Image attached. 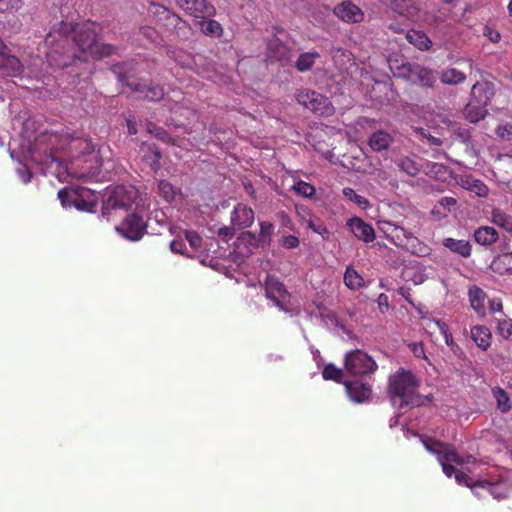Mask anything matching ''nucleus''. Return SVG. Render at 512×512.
Returning a JSON list of instances; mask_svg holds the SVG:
<instances>
[{
    "instance_id": "nucleus-6",
    "label": "nucleus",
    "mask_w": 512,
    "mask_h": 512,
    "mask_svg": "<svg viewBox=\"0 0 512 512\" xmlns=\"http://www.w3.org/2000/svg\"><path fill=\"white\" fill-rule=\"evenodd\" d=\"M119 82L128 87L132 92L138 94V98L149 101H159L164 96V90L159 85L148 86L145 83L130 80L135 70L134 61L114 64L111 68Z\"/></svg>"
},
{
    "instance_id": "nucleus-15",
    "label": "nucleus",
    "mask_w": 512,
    "mask_h": 512,
    "mask_svg": "<svg viewBox=\"0 0 512 512\" xmlns=\"http://www.w3.org/2000/svg\"><path fill=\"white\" fill-rule=\"evenodd\" d=\"M265 296L272 300L274 305L280 310L287 312V309L284 307V301L288 297V292L285 286L275 277L267 276L265 281Z\"/></svg>"
},
{
    "instance_id": "nucleus-30",
    "label": "nucleus",
    "mask_w": 512,
    "mask_h": 512,
    "mask_svg": "<svg viewBox=\"0 0 512 512\" xmlns=\"http://www.w3.org/2000/svg\"><path fill=\"white\" fill-rule=\"evenodd\" d=\"M491 269L500 275H512V253H503L495 257Z\"/></svg>"
},
{
    "instance_id": "nucleus-52",
    "label": "nucleus",
    "mask_w": 512,
    "mask_h": 512,
    "mask_svg": "<svg viewBox=\"0 0 512 512\" xmlns=\"http://www.w3.org/2000/svg\"><path fill=\"white\" fill-rule=\"evenodd\" d=\"M496 134L503 140L511 141L512 140V124L506 123L499 125L496 128Z\"/></svg>"
},
{
    "instance_id": "nucleus-34",
    "label": "nucleus",
    "mask_w": 512,
    "mask_h": 512,
    "mask_svg": "<svg viewBox=\"0 0 512 512\" xmlns=\"http://www.w3.org/2000/svg\"><path fill=\"white\" fill-rule=\"evenodd\" d=\"M460 185L479 197H486L488 194L487 186L481 180L475 179L472 176L461 177Z\"/></svg>"
},
{
    "instance_id": "nucleus-20",
    "label": "nucleus",
    "mask_w": 512,
    "mask_h": 512,
    "mask_svg": "<svg viewBox=\"0 0 512 512\" xmlns=\"http://www.w3.org/2000/svg\"><path fill=\"white\" fill-rule=\"evenodd\" d=\"M269 57L279 61L282 65L289 64L293 58V52L290 47L274 38L268 44Z\"/></svg>"
},
{
    "instance_id": "nucleus-21",
    "label": "nucleus",
    "mask_w": 512,
    "mask_h": 512,
    "mask_svg": "<svg viewBox=\"0 0 512 512\" xmlns=\"http://www.w3.org/2000/svg\"><path fill=\"white\" fill-rule=\"evenodd\" d=\"M494 96L493 85L489 82H477L471 89V101L485 107L491 102Z\"/></svg>"
},
{
    "instance_id": "nucleus-4",
    "label": "nucleus",
    "mask_w": 512,
    "mask_h": 512,
    "mask_svg": "<svg viewBox=\"0 0 512 512\" xmlns=\"http://www.w3.org/2000/svg\"><path fill=\"white\" fill-rule=\"evenodd\" d=\"M416 377L404 369L398 370L389 378V396L393 406L399 409L423 405L424 398L417 393Z\"/></svg>"
},
{
    "instance_id": "nucleus-12",
    "label": "nucleus",
    "mask_w": 512,
    "mask_h": 512,
    "mask_svg": "<svg viewBox=\"0 0 512 512\" xmlns=\"http://www.w3.org/2000/svg\"><path fill=\"white\" fill-rule=\"evenodd\" d=\"M116 231L130 241H138L146 232V223L138 214H130L116 226Z\"/></svg>"
},
{
    "instance_id": "nucleus-59",
    "label": "nucleus",
    "mask_w": 512,
    "mask_h": 512,
    "mask_svg": "<svg viewBox=\"0 0 512 512\" xmlns=\"http://www.w3.org/2000/svg\"><path fill=\"white\" fill-rule=\"evenodd\" d=\"M282 245L288 249L296 248L299 245V239L294 235L285 236L282 239Z\"/></svg>"
},
{
    "instance_id": "nucleus-28",
    "label": "nucleus",
    "mask_w": 512,
    "mask_h": 512,
    "mask_svg": "<svg viewBox=\"0 0 512 512\" xmlns=\"http://www.w3.org/2000/svg\"><path fill=\"white\" fill-rule=\"evenodd\" d=\"M143 161L153 170L160 168V159L162 157L160 150L154 144H145L142 146Z\"/></svg>"
},
{
    "instance_id": "nucleus-60",
    "label": "nucleus",
    "mask_w": 512,
    "mask_h": 512,
    "mask_svg": "<svg viewBox=\"0 0 512 512\" xmlns=\"http://www.w3.org/2000/svg\"><path fill=\"white\" fill-rule=\"evenodd\" d=\"M377 303H378L381 313H385L388 310L389 301H388V296L386 294L381 293L378 296Z\"/></svg>"
},
{
    "instance_id": "nucleus-32",
    "label": "nucleus",
    "mask_w": 512,
    "mask_h": 512,
    "mask_svg": "<svg viewBox=\"0 0 512 512\" xmlns=\"http://www.w3.org/2000/svg\"><path fill=\"white\" fill-rule=\"evenodd\" d=\"M463 114L470 123H477L487 115V107L470 100L465 106Z\"/></svg>"
},
{
    "instance_id": "nucleus-8",
    "label": "nucleus",
    "mask_w": 512,
    "mask_h": 512,
    "mask_svg": "<svg viewBox=\"0 0 512 512\" xmlns=\"http://www.w3.org/2000/svg\"><path fill=\"white\" fill-rule=\"evenodd\" d=\"M137 197V191L134 187L117 186L108 195L103 203L102 217L109 220L111 210L128 209L132 206Z\"/></svg>"
},
{
    "instance_id": "nucleus-40",
    "label": "nucleus",
    "mask_w": 512,
    "mask_h": 512,
    "mask_svg": "<svg viewBox=\"0 0 512 512\" xmlns=\"http://www.w3.org/2000/svg\"><path fill=\"white\" fill-rule=\"evenodd\" d=\"M344 283L349 289L356 290L364 285V279L353 267L348 266L344 273Z\"/></svg>"
},
{
    "instance_id": "nucleus-42",
    "label": "nucleus",
    "mask_w": 512,
    "mask_h": 512,
    "mask_svg": "<svg viewBox=\"0 0 512 512\" xmlns=\"http://www.w3.org/2000/svg\"><path fill=\"white\" fill-rule=\"evenodd\" d=\"M398 167L409 176H416L422 169L410 157H403L399 160Z\"/></svg>"
},
{
    "instance_id": "nucleus-27",
    "label": "nucleus",
    "mask_w": 512,
    "mask_h": 512,
    "mask_svg": "<svg viewBox=\"0 0 512 512\" xmlns=\"http://www.w3.org/2000/svg\"><path fill=\"white\" fill-rule=\"evenodd\" d=\"M442 244L451 252L458 254L463 258H468L471 255L472 247L469 241L467 240H458L448 237L443 240Z\"/></svg>"
},
{
    "instance_id": "nucleus-19",
    "label": "nucleus",
    "mask_w": 512,
    "mask_h": 512,
    "mask_svg": "<svg viewBox=\"0 0 512 512\" xmlns=\"http://www.w3.org/2000/svg\"><path fill=\"white\" fill-rule=\"evenodd\" d=\"M4 44L0 39V77H14L21 73L22 65L20 61L14 57L3 53Z\"/></svg>"
},
{
    "instance_id": "nucleus-7",
    "label": "nucleus",
    "mask_w": 512,
    "mask_h": 512,
    "mask_svg": "<svg viewBox=\"0 0 512 512\" xmlns=\"http://www.w3.org/2000/svg\"><path fill=\"white\" fill-rule=\"evenodd\" d=\"M58 198L63 207H75L79 211L95 212L98 197L90 189L78 187L76 189H62L58 192Z\"/></svg>"
},
{
    "instance_id": "nucleus-33",
    "label": "nucleus",
    "mask_w": 512,
    "mask_h": 512,
    "mask_svg": "<svg viewBox=\"0 0 512 512\" xmlns=\"http://www.w3.org/2000/svg\"><path fill=\"white\" fill-rule=\"evenodd\" d=\"M468 297L471 307L478 313H485V292L476 285H473L468 290Z\"/></svg>"
},
{
    "instance_id": "nucleus-49",
    "label": "nucleus",
    "mask_w": 512,
    "mask_h": 512,
    "mask_svg": "<svg viewBox=\"0 0 512 512\" xmlns=\"http://www.w3.org/2000/svg\"><path fill=\"white\" fill-rule=\"evenodd\" d=\"M274 229V225L271 222L263 221L260 222L259 239L262 244L270 242L271 234Z\"/></svg>"
},
{
    "instance_id": "nucleus-41",
    "label": "nucleus",
    "mask_w": 512,
    "mask_h": 512,
    "mask_svg": "<svg viewBox=\"0 0 512 512\" xmlns=\"http://www.w3.org/2000/svg\"><path fill=\"white\" fill-rule=\"evenodd\" d=\"M465 79V74L455 68L446 69L440 74L441 82L447 85H457L464 82Z\"/></svg>"
},
{
    "instance_id": "nucleus-63",
    "label": "nucleus",
    "mask_w": 512,
    "mask_h": 512,
    "mask_svg": "<svg viewBox=\"0 0 512 512\" xmlns=\"http://www.w3.org/2000/svg\"><path fill=\"white\" fill-rule=\"evenodd\" d=\"M141 33L149 40L156 41L157 38V32L152 27H142Z\"/></svg>"
},
{
    "instance_id": "nucleus-62",
    "label": "nucleus",
    "mask_w": 512,
    "mask_h": 512,
    "mask_svg": "<svg viewBox=\"0 0 512 512\" xmlns=\"http://www.w3.org/2000/svg\"><path fill=\"white\" fill-rule=\"evenodd\" d=\"M439 205L444 209L450 210L451 207L455 206L457 201L453 197H443L439 200Z\"/></svg>"
},
{
    "instance_id": "nucleus-14",
    "label": "nucleus",
    "mask_w": 512,
    "mask_h": 512,
    "mask_svg": "<svg viewBox=\"0 0 512 512\" xmlns=\"http://www.w3.org/2000/svg\"><path fill=\"white\" fill-rule=\"evenodd\" d=\"M177 5L187 14L192 16L194 20L199 17H213L216 9L206 0H175Z\"/></svg>"
},
{
    "instance_id": "nucleus-2",
    "label": "nucleus",
    "mask_w": 512,
    "mask_h": 512,
    "mask_svg": "<svg viewBox=\"0 0 512 512\" xmlns=\"http://www.w3.org/2000/svg\"><path fill=\"white\" fill-rule=\"evenodd\" d=\"M423 444L427 451L437 457L444 474L449 478L454 474L455 480L458 484L470 487L476 495H478L476 490L481 488L497 499L504 498L506 496L502 485L486 480L474 482L469 476L462 471L455 469L450 464L454 463L456 465H463L465 463L474 462V458L472 456L463 458L450 445L439 441L423 440Z\"/></svg>"
},
{
    "instance_id": "nucleus-36",
    "label": "nucleus",
    "mask_w": 512,
    "mask_h": 512,
    "mask_svg": "<svg viewBox=\"0 0 512 512\" xmlns=\"http://www.w3.org/2000/svg\"><path fill=\"white\" fill-rule=\"evenodd\" d=\"M471 337L476 345L486 350L490 346L491 334L488 328L484 326H475L471 329Z\"/></svg>"
},
{
    "instance_id": "nucleus-46",
    "label": "nucleus",
    "mask_w": 512,
    "mask_h": 512,
    "mask_svg": "<svg viewBox=\"0 0 512 512\" xmlns=\"http://www.w3.org/2000/svg\"><path fill=\"white\" fill-rule=\"evenodd\" d=\"M322 375L323 378L326 380H334L336 382H341L343 377V371L333 364H328L324 367Z\"/></svg>"
},
{
    "instance_id": "nucleus-16",
    "label": "nucleus",
    "mask_w": 512,
    "mask_h": 512,
    "mask_svg": "<svg viewBox=\"0 0 512 512\" xmlns=\"http://www.w3.org/2000/svg\"><path fill=\"white\" fill-rule=\"evenodd\" d=\"M346 225L357 239L365 243H370L375 240L374 228L363 219L352 217L347 221Z\"/></svg>"
},
{
    "instance_id": "nucleus-44",
    "label": "nucleus",
    "mask_w": 512,
    "mask_h": 512,
    "mask_svg": "<svg viewBox=\"0 0 512 512\" xmlns=\"http://www.w3.org/2000/svg\"><path fill=\"white\" fill-rule=\"evenodd\" d=\"M343 195L350 201L357 204L359 207L366 209L370 206L368 199L357 194L352 188L346 187L343 189Z\"/></svg>"
},
{
    "instance_id": "nucleus-17",
    "label": "nucleus",
    "mask_w": 512,
    "mask_h": 512,
    "mask_svg": "<svg viewBox=\"0 0 512 512\" xmlns=\"http://www.w3.org/2000/svg\"><path fill=\"white\" fill-rule=\"evenodd\" d=\"M254 222V211L245 204H237L231 212V224L238 229L250 227Z\"/></svg>"
},
{
    "instance_id": "nucleus-5",
    "label": "nucleus",
    "mask_w": 512,
    "mask_h": 512,
    "mask_svg": "<svg viewBox=\"0 0 512 512\" xmlns=\"http://www.w3.org/2000/svg\"><path fill=\"white\" fill-rule=\"evenodd\" d=\"M74 48L84 54L83 60H87L89 56H109L114 50L113 46L103 44L97 40L95 26L92 23H82L74 26L70 49L74 50Z\"/></svg>"
},
{
    "instance_id": "nucleus-13",
    "label": "nucleus",
    "mask_w": 512,
    "mask_h": 512,
    "mask_svg": "<svg viewBox=\"0 0 512 512\" xmlns=\"http://www.w3.org/2000/svg\"><path fill=\"white\" fill-rule=\"evenodd\" d=\"M380 229L390 241L399 247H406L410 242H415V236L402 226L391 221H380Z\"/></svg>"
},
{
    "instance_id": "nucleus-53",
    "label": "nucleus",
    "mask_w": 512,
    "mask_h": 512,
    "mask_svg": "<svg viewBox=\"0 0 512 512\" xmlns=\"http://www.w3.org/2000/svg\"><path fill=\"white\" fill-rule=\"evenodd\" d=\"M160 10L161 13L164 15V18L167 21H169L172 25L177 26L181 22V18L178 15L172 13L170 10L164 8L163 6H157L156 12L160 13Z\"/></svg>"
},
{
    "instance_id": "nucleus-58",
    "label": "nucleus",
    "mask_w": 512,
    "mask_h": 512,
    "mask_svg": "<svg viewBox=\"0 0 512 512\" xmlns=\"http://www.w3.org/2000/svg\"><path fill=\"white\" fill-rule=\"evenodd\" d=\"M483 35L493 43L499 42L501 38L500 33L489 26L484 27Z\"/></svg>"
},
{
    "instance_id": "nucleus-11",
    "label": "nucleus",
    "mask_w": 512,
    "mask_h": 512,
    "mask_svg": "<svg viewBox=\"0 0 512 512\" xmlns=\"http://www.w3.org/2000/svg\"><path fill=\"white\" fill-rule=\"evenodd\" d=\"M299 104L319 115H329L333 112V106L329 99L309 89H301L296 94Z\"/></svg>"
},
{
    "instance_id": "nucleus-45",
    "label": "nucleus",
    "mask_w": 512,
    "mask_h": 512,
    "mask_svg": "<svg viewBox=\"0 0 512 512\" xmlns=\"http://www.w3.org/2000/svg\"><path fill=\"white\" fill-rule=\"evenodd\" d=\"M158 192L167 202L174 200L176 196V190L171 183L166 180H161L158 184Z\"/></svg>"
},
{
    "instance_id": "nucleus-18",
    "label": "nucleus",
    "mask_w": 512,
    "mask_h": 512,
    "mask_svg": "<svg viewBox=\"0 0 512 512\" xmlns=\"http://www.w3.org/2000/svg\"><path fill=\"white\" fill-rule=\"evenodd\" d=\"M335 15L348 23H357L363 19L361 9L351 1H343L334 8Z\"/></svg>"
},
{
    "instance_id": "nucleus-23",
    "label": "nucleus",
    "mask_w": 512,
    "mask_h": 512,
    "mask_svg": "<svg viewBox=\"0 0 512 512\" xmlns=\"http://www.w3.org/2000/svg\"><path fill=\"white\" fill-rule=\"evenodd\" d=\"M345 387L350 399L357 403L364 402L371 395L370 386L361 381H347Z\"/></svg>"
},
{
    "instance_id": "nucleus-55",
    "label": "nucleus",
    "mask_w": 512,
    "mask_h": 512,
    "mask_svg": "<svg viewBox=\"0 0 512 512\" xmlns=\"http://www.w3.org/2000/svg\"><path fill=\"white\" fill-rule=\"evenodd\" d=\"M239 242H246L249 245L257 246L260 242L259 237H257L252 232H244L242 235L238 238Z\"/></svg>"
},
{
    "instance_id": "nucleus-26",
    "label": "nucleus",
    "mask_w": 512,
    "mask_h": 512,
    "mask_svg": "<svg viewBox=\"0 0 512 512\" xmlns=\"http://www.w3.org/2000/svg\"><path fill=\"white\" fill-rule=\"evenodd\" d=\"M195 25L204 35L209 37H219L223 33L221 24L211 19V17H199L195 20Z\"/></svg>"
},
{
    "instance_id": "nucleus-35",
    "label": "nucleus",
    "mask_w": 512,
    "mask_h": 512,
    "mask_svg": "<svg viewBox=\"0 0 512 512\" xmlns=\"http://www.w3.org/2000/svg\"><path fill=\"white\" fill-rule=\"evenodd\" d=\"M491 221L493 224L504 229L512 235V215L499 208H493L491 211Z\"/></svg>"
},
{
    "instance_id": "nucleus-47",
    "label": "nucleus",
    "mask_w": 512,
    "mask_h": 512,
    "mask_svg": "<svg viewBox=\"0 0 512 512\" xmlns=\"http://www.w3.org/2000/svg\"><path fill=\"white\" fill-rule=\"evenodd\" d=\"M411 250L413 254H416L419 257H425L430 254V247L421 242L418 238L415 237V242H410L408 246H406Z\"/></svg>"
},
{
    "instance_id": "nucleus-22",
    "label": "nucleus",
    "mask_w": 512,
    "mask_h": 512,
    "mask_svg": "<svg viewBox=\"0 0 512 512\" xmlns=\"http://www.w3.org/2000/svg\"><path fill=\"white\" fill-rule=\"evenodd\" d=\"M421 169L425 175L442 182L447 181L452 176V170L442 163L425 161Z\"/></svg>"
},
{
    "instance_id": "nucleus-1",
    "label": "nucleus",
    "mask_w": 512,
    "mask_h": 512,
    "mask_svg": "<svg viewBox=\"0 0 512 512\" xmlns=\"http://www.w3.org/2000/svg\"><path fill=\"white\" fill-rule=\"evenodd\" d=\"M58 139L59 137L56 134H49L47 136L50 147L43 150V158L39 160L42 164L49 166L59 161L60 158L56 155V150L68 149L72 153L65 163V170L68 175L76 179H86L98 175L101 160L90 141L71 137L67 138L65 143L54 148L53 146L56 145Z\"/></svg>"
},
{
    "instance_id": "nucleus-29",
    "label": "nucleus",
    "mask_w": 512,
    "mask_h": 512,
    "mask_svg": "<svg viewBox=\"0 0 512 512\" xmlns=\"http://www.w3.org/2000/svg\"><path fill=\"white\" fill-rule=\"evenodd\" d=\"M499 238L497 230L491 226H481L474 232L475 241L483 246L494 244Z\"/></svg>"
},
{
    "instance_id": "nucleus-3",
    "label": "nucleus",
    "mask_w": 512,
    "mask_h": 512,
    "mask_svg": "<svg viewBox=\"0 0 512 512\" xmlns=\"http://www.w3.org/2000/svg\"><path fill=\"white\" fill-rule=\"evenodd\" d=\"M72 24L60 21L56 26L52 27L45 37L44 43L50 48L46 53L48 62L51 65L64 67L69 64L71 58L82 59L76 52H70V46L73 35Z\"/></svg>"
},
{
    "instance_id": "nucleus-54",
    "label": "nucleus",
    "mask_w": 512,
    "mask_h": 512,
    "mask_svg": "<svg viewBox=\"0 0 512 512\" xmlns=\"http://www.w3.org/2000/svg\"><path fill=\"white\" fill-rule=\"evenodd\" d=\"M186 239L194 250H198L201 247L202 239L196 232L187 231Z\"/></svg>"
},
{
    "instance_id": "nucleus-48",
    "label": "nucleus",
    "mask_w": 512,
    "mask_h": 512,
    "mask_svg": "<svg viewBox=\"0 0 512 512\" xmlns=\"http://www.w3.org/2000/svg\"><path fill=\"white\" fill-rule=\"evenodd\" d=\"M147 131L150 134H153L157 139L161 140L162 142H165V143L172 142L171 136L163 128L158 127V126L152 124L151 122H149L147 124Z\"/></svg>"
},
{
    "instance_id": "nucleus-31",
    "label": "nucleus",
    "mask_w": 512,
    "mask_h": 512,
    "mask_svg": "<svg viewBox=\"0 0 512 512\" xmlns=\"http://www.w3.org/2000/svg\"><path fill=\"white\" fill-rule=\"evenodd\" d=\"M403 278L406 281H412L414 284H422L427 278L426 268L420 264H414L403 270Z\"/></svg>"
},
{
    "instance_id": "nucleus-25",
    "label": "nucleus",
    "mask_w": 512,
    "mask_h": 512,
    "mask_svg": "<svg viewBox=\"0 0 512 512\" xmlns=\"http://www.w3.org/2000/svg\"><path fill=\"white\" fill-rule=\"evenodd\" d=\"M393 142V137L384 130H378L371 134L368 145L374 152L387 150Z\"/></svg>"
},
{
    "instance_id": "nucleus-64",
    "label": "nucleus",
    "mask_w": 512,
    "mask_h": 512,
    "mask_svg": "<svg viewBox=\"0 0 512 512\" xmlns=\"http://www.w3.org/2000/svg\"><path fill=\"white\" fill-rule=\"evenodd\" d=\"M184 246H185V244L181 240H173L170 243V249L174 253H181L182 254Z\"/></svg>"
},
{
    "instance_id": "nucleus-24",
    "label": "nucleus",
    "mask_w": 512,
    "mask_h": 512,
    "mask_svg": "<svg viewBox=\"0 0 512 512\" xmlns=\"http://www.w3.org/2000/svg\"><path fill=\"white\" fill-rule=\"evenodd\" d=\"M400 16L413 19L419 12L414 0H381Z\"/></svg>"
},
{
    "instance_id": "nucleus-50",
    "label": "nucleus",
    "mask_w": 512,
    "mask_h": 512,
    "mask_svg": "<svg viewBox=\"0 0 512 512\" xmlns=\"http://www.w3.org/2000/svg\"><path fill=\"white\" fill-rule=\"evenodd\" d=\"M293 189L296 193L304 197H310L315 193L314 186L304 181H298L295 183Z\"/></svg>"
},
{
    "instance_id": "nucleus-37",
    "label": "nucleus",
    "mask_w": 512,
    "mask_h": 512,
    "mask_svg": "<svg viewBox=\"0 0 512 512\" xmlns=\"http://www.w3.org/2000/svg\"><path fill=\"white\" fill-rule=\"evenodd\" d=\"M409 43L413 44L419 50H428L431 47V40L429 37L423 32L419 30H411L406 35Z\"/></svg>"
},
{
    "instance_id": "nucleus-61",
    "label": "nucleus",
    "mask_w": 512,
    "mask_h": 512,
    "mask_svg": "<svg viewBox=\"0 0 512 512\" xmlns=\"http://www.w3.org/2000/svg\"><path fill=\"white\" fill-rule=\"evenodd\" d=\"M499 333L506 339L512 336V327L507 322L499 324L498 326Z\"/></svg>"
},
{
    "instance_id": "nucleus-10",
    "label": "nucleus",
    "mask_w": 512,
    "mask_h": 512,
    "mask_svg": "<svg viewBox=\"0 0 512 512\" xmlns=\"http://www.w3.org/2000/svg\"><path fill=\"white\" fill-rule=\"evenodd\" d=\"M345 369L351 375H365L377 369L375 360L362 350H352L345 355Z\"/></svg>"
},
{
    "instance_id": "nucleus-57",
    "label": "nucleus",
    "mask_w": 512,
    "mask_h": 512,
    "mask_svg": "<svg viewBox=\"0 0 512 512\" xmlns=\"http://www.w3.org/2000/svg\"><path fill=\"white\" fill-rule=\"evenodd\" d=\"M498 161L501 167L506 169V173L512 176V156L500 155Z\"/></svg>"
},
{
    "instance_id": "nucleus-43",
    "label": "nucleus",
    "mask_w": 512,
    "mask_h": 512,
    "mask_svg": "<svg viewBox=\"0 0 512 512\" xmlns=\"http://www.w3.org/2000/svg\"><path fill=\"white\" fill-rule=\"evenodd\" d=\"M415 136L421 140L425 141L427 144L431 146H441L442 140L438 137L433 136L427 129L422 127H415L414 128Z\"/></svg>"
},
{
    "instance_id": "nucleus-9",
    "label": "nucleus",
    "mask_w": 512,
    "mask_h": 512,
    "mask_svg": "<svg viewBox=\"0 0 512 512\" xmlns=\"http://www.w3.org/2000/svg\"><path fill=\"white\" fill-rule=\"evenodd\" d=\"M398 71L399 77L427 88H434L438 78L435 71L417 63H403Z\"/></svg>"
},
{
    "instance_id": "nucleus-56",
    "label": "nucleus",
    "mask_w": 512,
    "mask_h": 512,
    "mask_svg": "<svg viewBox=\"0 0 512 512\" xmlns=\"http://www.w3.org/2000/svg\"><path fill=\"white\" fill-rule=\"evenodd\" d=\"M237 227L236 226H233L231 224V226H225V227H222L219 229L218 231V235L224 240V241H228L230 240L234 235H235V229Z\"/></svg>"
},
{
    "instance_id": "nucleus-39",
    "label": "nucleus",
    "mask_w": 512,
    "mask_h": 512,
    "mask_svg": "<svg viewBox=\"0 0 512 512\" xmlns=\"http://www.w3.org/2000/svg\"><path fill=\"white\" fill-rule=\"evenodd\" d=\"M492 395L496 400L497 409L501 413H507L511 410L512 404L509 394L500 387H494L492 389Z\"/></svg>"
},
{
    "instance_id": "nucleus-38",
    "label": "nucleus",
    "mask_w": 512,
    "mask_h": 512,
    "mask_svg": "<svg viewBox=\"0 0 512 512\" xmlns=\"http://www.w3.org/2000/svg\"><path fill=\"white\" fill-rule=\"evenodd\" d=\"M319 57L320 54L316 51L304 52L297 58L295 67L299 72L309 71Z\"/></svg>"
},
{
    "instance_id": "nucleus-51",
    "label": "nucleus",
    "mask_w": 512,
    "mask_h": 512,
    "mask_svg": "<svg viewBox=\"0 0 512 512\" xmlns=\"http://www.w3.org/2000/svg\"><path fill=\"white\" fill-rule=\"evenodd\" d=\"M21 5L22 0H0V13L16 11Z\"/></svg>"
}]
</instances>
